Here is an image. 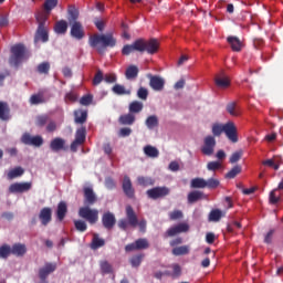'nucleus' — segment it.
<instances>
[{"instance_id": "32", "label": "nucleus", "mask_w": 283, "mask_h": 283, "mask_svg": "<svg viewBox=\"0 0 283 283\" xmlns=\"http://www.w3.org/2000/svg\"><path fill=\"white\" fill-rule=\"evenodd\" d=\"M205 193L200 190H195L188 193V203L193 205L198 202V200H202Z\"/></svg>"}, {"instance_id": "35", "label": "nucleus", "mask_w": 283, "mask_h": 283, "mask_svg": "<svg viewBox=\"0 0 283 283\" xmlns=\"http://www.w3.org/2000/svg\"><path fill=\"white\" fill-rule=\"evenodd\" d=\"M144 104L143 102L134 101L128 106V112L130 114H140L143 112Z\"/></svg>"}, {"instance_id": "38", "label": "nucleus", "mask_w": 283, "mask_h": 283, "mask_svg": "<svg viewBox=\"0 0 283 283\" xmlns=\"http://www.w3.org/2000/svg\"><path fill=\"white\" fill-rule=\"evenodd\" d=\"M54 32L56 34H65L67 32V21L60 20L55 23Z\"/></svg>"}, {"instance_id": "3", "label": "nucleus", "mask_w": 283, "mask_h": 283, "mask_svg": "<svg viewBox=\"0 0 283 283\" xmlns=\"http://www.w3.org/2000/svg\"><path fill=\"white\" fill-rule=\"evenodd\" d=\"M118 227L122 231H127L128 227H132L133 229L139 227V231L145 233V231H147V220L142 219L138 221V216H136L134 208L132 206H126V219H120L118 221Z\"/></svg>"}, {"instance_id": "28", "label": "nucleus", "mask_w": 283, "mask_h": 283, "mask_svg": "<svg viewBox=\"0 0 283 283\" xmlns=\"http://www.w3.org/2000/svg\"><path fill=\"white\" fill-rule=\"evenodd\" d=\"M12 255H18V258H22L24 253H28V248L23 243H15L11 248Z\"/></svg>"}, {"instance_id": "15", "label": "nucleus", "mask_w": 283, "mask_h": 283, "mask_svg": "<svg viewBox=\"0 0 283 283\" xmlns=\"http://www.w3.org/2000/svg\"><path fill=\"white\" fill-rule=\"evenodd\" d=\"M32 189V182H14L9 187L10 193H25Z\"/></svg>"}, {"instance_id": "55", "label": "nucleus", "mask_w": 283, "mask_h": 283, "mask_svg": "<svg viewBox=\"0 0 283 283\" xmlns=\"http://www.w3.org/2000/svg\"><path fill=\"white\" fill-rule=\"evenodd\" d=\"M242 150H237L234 151L229 159V163H231V165H235V163H238L241 158H242Z\"/></svg>"}, {"instance_id": "46", "label": "nucleus", "mask_w": 283, "mask_h": 283, "mask_svg": "<svg viewBox=\"0 0 283 283\" xmlns=\"http://www.w3.org/2000/svg\"><path fill=\"white\" fill-rule=\"evenodd\" d=\"M189 245H181L172 249V255H188Z\"/></svg>"}, {"instance_id": "43", "label": "nucleus", "mask_w": 283, "mask_h": 283, "mask_svg": "<svg viewBox=\"0 0 283 283\" xmlns=\"http://www.w3.org/2000/svg\"><path fill=\"white\" fill-rule=\"evenodd\" d=\"M239 174H242V166L237 165L226 174V178H228L229 180H233V178H235V176H238Z\"/></svg>"}, {"instance_id": "29", "label": "nucleus", "mask_w": 283, "mask_h": 283, "mask_svg": "<svg viewBox=\"0 0 283 283\" xmlns=\"http://www.w3.org/2000/svg\"><path fill=\"white\" fill-rule=\"evenodd\" d=\"M29 103L30 105H41L45 103L43 91H39L36 94L31 95Z\"/></svg>"}, {"instance_id": "12", "label": "nucleus", "mask_w": 283, "mask_h": 283, "mask_svg": "<svg viewBox=\"0 0 283 283\" xmlns=\"http://www.w3.org/2000/svg\"><path fill=\"white\" fill-rule=\"evenodd\" d=\"M147 78H149V86L155 92H163L165 90V78L160 75H151V73L147 74Z\"/></svg>"}, {"instance_id": "25", "label": "nucleus", "mask_w": 283, "mask_h": 283, "mask_svg": "<svg viewBox=\"0 0 283 283\" xmlns=\"http://www.w3.org/2000/svg\"><path fill=\"white\" fill-rule=\"evenodd\" d=\"M78 9H76V7L71 6L67 9V21L70 24L72 23H80L78 22Z\"/></svg>"}, {"instance_id": "18", "label": "nucleus", "mask_w": 283, "mask_h": 283, "mask_svg": "<svg viewBox=\"0 0 283 283\" xmlns=\"http://www.w3.org/2000/svg\"><path fill=\"white\" fill-rule=\"evenodd\" d=\"M122 189L127 198H135L136 190H134V186L132 185V179L129 176H124Z\"/></svg>"}, {"instance_id": "59", "label": "nucleus", "mask_w": 283, "mask_h": 283, "mask_svg": "<svg viewBox=\"0 0 283 283\" xmlns=\"http://www.w3.org/2000/svg\"><path fill=\"white\" fill-rule=\"evenodd\" d=\"M227 112L230 116H238V111L235 109V102H231L227 105Z\"/></svg>"}, {"instance_id": "24", "label": "nucleus", "mask_w": 283, "mask_h": 283, "mask_svg": "<svg viewBox=\"0 0 283 283\" xmlns=\"http://www.w3.org/2000/svg\"><path fill=\"white\" fill-rule=\"evenodd\" d=\"M232 52H241L242 50V41L238 36H228L227 39Z\"/></svg>"}, {"instance_id": "52", "label": "nucleus", "mask_w": 283, "mask_h": 283, "mask_svg": "<svg viewBox=\"0 0 283 283\" xmlns=\"http://www.w3.org/2000/svg\"><path fill=\"white\" fill-rule=\"evenodd\" d=\"M93 101H94V96L92 94H86L81 97L80 104L87 107V106L92 105Z\"/></svg>"}, {"instance_id": "19", "label": "nucleus", "mask_w": 283, "mask_h": 283, "mask_svg": "<svg viewBox=\"0 0 283 283\" xmlns=\"http://www.w3.org/2000/svg\"><path fill=\"white\" fill-rule=\"evenodd\" d=\"M39 220L43 227H48L52 222V208H42L39 213Z\"/></svg>"}, {"instance_id": "56", "label": "nucleus", "mask_w": 283, "mask_h": 283, "mask_svg": "<svg viewBox=\"0 0 283 283\" xmlns=\"http://www.w3.org/2000/svg\"><path fill=\"white\" fill-rule=\"evenodd\" d=\"M277 193V188L273 189L270 192V205H277L280 202V196L276 195Z\"/></svg>"}, {"instance_id": "5", "label": "nucleus", "mask_w": 283, "mask_h": 283, "mask_svg": "<svg viewBox=\"0 0 283 283\" xmlns=\"http://www.w3.org/2000/svg\"><path fill=\"white\" fill-rule=\"evenodd\" d=\"M10 52L9 64L13 67H19L28 59V49L23 44H14Z\"/></svg>"}, {"instance_id": "14", "label": "nucleus", "mask_w": 283, "mask_h": 283, "mask_svg": "<svg viewBox=\"0 0 283 283\" xmlns=\"http://www.w3.org/2000/svg\"><path fill=\"white\" fill-rule=\"evenodd\" d=\"M214 84L217 85V87H219V90H227L231 87V80L229 78V76H227L224 71H221L214 76Z\"/></svg>"}, {"instance_id": "1", "label": "nucleus", "mask_w": 283, "mask_h": 283, "mask_svg": "<svg viewBox=\"0 0 283 283\" xmlns=\"http://www.w3.org/2000/svg\"><path fill=\"white\" fill-rule=\"evenodd\" d=\"M160 50V42L158 39H150V40H145V39H137L135 40L132 44H126L122 49V54L124 56H129V54L134 52H147V54H156Z\"/></svg>"}, {"instance_id": "30", "label": "nucleus", "mask_w": 283, "mask_h": 283, "mask_svg": "<svg viewBox=\"0 0 283 283\" xmlns=\"http://www.w3.org/2000/svg\"><path fill=\"white\" fill-rule=\"evenodd\" d=\"M224 216V212L220 209H213L210 211L208 220L209 222H220Z\"/></svg>"}, {"instance_id": "60", "label": "nucleus", "mask_w": 283, "mask_h": 283, "mask_svg": "<svg viewBox=\"0 0 283 283\" xmlns=\"http://www.w3.org/2000/svg\"><path fill=\"white\" fill-rule=\"evenodd\" d=\"M119 138H127V136H132V128L129 127H124L120 128L118 132Z\"/></svg>"}, {"instance_id": "42", "label": "nucleus", "mask_w": 283, "mask_h": 283, "mask_svg": "<svg viewBox=\"0 0 283 283\" xmlns=\"http://www.w3.org/2000/svg\"><path fill=\"white\" fill-rule=\"evenodd\" d=\"M144 258H145V254H143V253L142 254L133 255L129 259V263L133 266V269H138V266H140V264H143Z\"/></svg>"}, {"instance_id": "11", "label": "nucleus", "mask_w": 283, "mask_h": 283, "mask_svg": "<svg viewBox=\"0 0 283 283\" xmlns=\"http://www.w3.org/2000/svg\"><path fill=\"white\" fill-rule=\"evenodd\" d=\"M23 145H31L32 147H41L43 145V137L41 135L32 136L30 133H24L21 137Z\"/></svg>"}, {"instance_id": "27", "label": "nucleus", "mask_w": 283, "mask_h": 283, "mask_svg": "<svg viewBox=\"0 0 283 283\" xmlns=\"http://www.w3.org/2000/svg\"><path fill=\"white\" fill-rule=\"evenodd\" d=\"M0 120H10V105L0 101Z\"/></svg>"}, {"instance_id": "16", "label": "nucleus", "mask_w": 283, "mask_h": 283, "mask_svg": "<svg viewBox=\"0 0 283 283\" xmlns=\"http://www.w3.org/2000/svg\"><path fill=\"white\" fill-rule=\"evenodd\" d=\"M71 36L81 41V39L85 38V30L83 29V24L81 22L71 23Z\"/></svg>"}, {"instance_id": "7", "label": "nucleus", "mask_w": 283, "mask_h": 283, "mask_svg": "<svg viewBox=\"0 0 283 283\" xmlns=\"http://www.w3.org/2000/svg\"><path fill=\"white\" fill-rule=\"evenodd\" d=\"M78 217L86 220L88 224H96V222H98V209H92L90 206H84L78 209Z\"/></svg>"}, {"instance_id": "49", "label": "nucleus", "mask_w": 283, "mask_h": 283, "mask_svg": "<svg viewBox=\"0 0 283 283\" xmlns=\"http://www.w3.org/2000/svg\"><path fill=\"white\" fill-rule=\"evenodd\" d=\"M101 247H105V240L98 238V234H94L93 241H92V249H101Z\"/></svg>"}, {"instance_id": "62", "label": "nucleus", "mask_w": 283, "mask_h": 283, "mask_svg": "<svg viewBox=\"0 0 283 283\" xmlns=\"http://www.w3.org/2000/svg\"><path fill=\"white\" fill-rule=\"evenodd\" d=\"M103 83V71H97L93 78V85H101Z\"/></svg>"}, {"instance_id": "44", "label": "nucleus", "mask_w": 283, "mask_h": 283, "mask_svg": "<svg viewBox=\"0 0 283 283\" xmlns=\"http://www.w3.org/2000/svg\"><path fill=\"white\" fill-rule=\"evenodd\" d=\"M50 117L48 115H39L35 117L36 127H45L50 123Z\"/></svg>"}, {"instance_id": "10", "label": "nucleus", "mask_w": 283, "mask_h": 283, "mask_svg": "<svg viewBox=\"0 0 283 283\" xmlns=\"http://www.w3.org/2000/svg\"><path fill=\"white\" fill-rule=\"evenodd\" d=\"M145 249H149V241L146 238H139L125 247L126 253H132V251H143Z\"/></svg>"}, {"instance_id": "34", "label": "nucleus", "mask_w": 283, "mask_h": 283, "mask_svg": "<svg viewBox=\"0 0 283 283\" xmlns=\"http://www.w3.org/2000/svg\"><path fill=\"white\" fill-rule=\"evenodd\" d=\"M23 174H25V170L21 166H18V167L9 170L8 178H9V180H14V178H21V176H23Z\"/></svg>"}, {"instance_id": "64", "label": "nucleus", "mask_w": 283, "mask_h": 283, "mask_svg": "<svg viewBox=\"0 0 283 283\" xmlns=\"http://www.w3.org/2000/svg\"><path fill=\"white\" fill-rule=\"evenodd\" d=\"M46 132L49 134H52V132H56V122L49 119L48 124H46Z\"/></svg>"}, {"instance_id": "53", "label": "nucleus", "mask_w": 283, "mask_h": 283, "mask_svg": "<svg viewBox=\"0 0 283 283\" xmlns=\"http://www.w3.org/2000/svg\"><path fill=\"white\" fill-rule=\"evenodd\" d=\"M38 72L39 74H50V63L49 62H42L38 65Z\"/></svg>"}, {"instance_id": "50", "label": "nucleus", "mask_w": 283, "mask_h": 283, "mask_svg": "<svg viewBox=\"0 0 283 283\" xmlns=\"http://www.w3.org/2000/svg\"><path fill=\"white\" fill-rule=\"evenodd\" d=\"M137 182L142 187H151V186H154V179H151L149 177H138Z\"/></svg>"}, {"instance_id": "17", "label": "nucleus", "mask_w": 283, "mask_h": 283, "mask_svg": "<svg viewBox=\"0 0 283 283\" xmlns=\"http://www.w3.org/2000/svg\"><path fill=\"white\" fill-rule=\"evenodd\" d=\"M102 224L104 229H107V231H112L114 227H116V216L112 212H105L102 216Z\"/></svg>"}, {"instance_id": "6", "label": "nucleus", "mask_w": 283, "mask_h": 283, "mask_svg": "<svg viewBox=\"0 0 283 283\" xmlns=\"http://www.w3.org/2000/svg\"><path fill=\"white\" fill-rule=\"evenodd\" d=\"M35 20L38 23L35 39H41L43 43H46L49 40L48 29L45 28V23H48V14H45V12H39L35 14Z\"/></svg>"}, {"instance_id": "2", "label": "nucleus", "mask_w": 283, "mask_h": 283, "mask_svg": "<svg viewBox=\"0 0 283 283\" xmlns=\"http://www.w3.org/2000/svg\"><path fill=\"white\" fill-rule=\"evenodd\" d=\"M88 43L91 48H94L98 54H105L107 52V48H116V38H114V33L106 34H93Z\"/></svg>"}, {"instance_id": "63", "label": "nucleus", "mask_w": 283, "mask_h": 283, "mask_svg": "<svg viewBox=\"0 0 283 283\" xmlns=\"http://www.w3.org/2000/svg\"><path fill=\"white\" fill-rule=\"evenodd\" d=\"M182 274V269L178 265V263L172 264V277H180Z\"/></svg>"}, {"instance_id": "61", "label": "nucleus", "mask_w": 283, "mask_h": 283, "mask_svg": "<svg viewBox=\"0 0 283 283\" xmlns=\"http://www.w3.org/2000/svg\"><path fill=\"white\" fill-rule=\"evenodd\" d=\"M182 218H184V214L180 210H174L172 212L169 213L170 220H180Z\"/></svg>"}, {"instance_id": "31", "label": "nucleus", "mask_w": 283, "mask_h": 283, "mask_svg": "<svg viewBox=\"0 0 283 283\" xmlns=\"http://www.w3.org/2000/svg\"><path fill=\"white\" fill-rule=\"evenodd\" d=\"M138 66L136 65H129L126 69L125 76L128 81H133L134 78H138Z\"/></svg>"}, {"instance_id": "54", "label": "nucleus", "mask_w": 283, "mask_h": 283, "mask_svg": "<svg viewBox=\"0 0 283 283\" xmlns=\"http://www.w3.org/2000/svg\"><path fill=\"white\" fill-rule=\"evenodd\" d=\"M206 187L208 189H218V187H220V180L216 179V178H210L208 180H206Z\"/></svg>"}, {"instance_id": "58", "label": "nucleus", "mask_w": 283, "mask_h": 283, "mask_svg": "<svg viewBox=\"0 0 283 283\" xmlns=\"http://www.w3.org/2000/svg\"><path fill=\"white\" fill-rule=\"evenodd\" d=\"M220 167H222V164H220V161H209L207 164L208 171H218Z\"/></svg>"}, {"instance_id": "9", "label": "nucleus", "mask_w": 283, "mask_h": 283, "mask_svg": "<svg viewBox=\"0 0 283 283\" xmlns=\"http://www.w3.org/2000/svg\"><path fill=\"white\" fill-rule=\"evenodd\" d=\"M213 151H216V137L208 135L203 139L201 153L203 154V156H213Z\"/></svg>"}, {"instance_id": "21", "label": "nucleus", "mask_w": 283, "mask_h": 283, "mask_svg": "<svg viewBox=\"0 0 283 283\" xmlns=\"http://www.w3.org/2000/svg\"><path fill=\"white\" fill-rule=\"evenodd\" d=\"M84 191V205L92 207V205H96V193H94V189L91 187H85Z\"/></svg>"}, {"instance_id": "57", "label": "nucleus", "mask_w": 283, "mask_h": 283, "mask_svg": "<svg viewBox=\"0 0 283 283\" xmlns=\"http://www.w3.org/2000/svg\"><path fill=\"white\" fill-rule=\"evenodd\" d=\"M137 96L140 98V101H146V98L149 96V91L142 86L137 91Z\"/></svg>"}, {"instance_id": "39", "label": "nucleus", "mask_w": 283, "mask_h": 283, "mask_svg": "<svg viewBox=\"0 0 283 283\" xmlns=\"http://www.w3.org/2000/svg\"><path fill=\"white\" fill-rule=\"evenodd\" d=\"M144 154L148 156V158H158L160 153L158 151V148L147 145L144 147Z\"/></svg>"}, {"instance_id": "20", "label": "nucleus", "mask_w": 283, "mask_h": 283, "mask_svg": "<svg viewBox=\"0 0 283 283\" xmlns=\"http://www.w3.org/2000/svg\"><path fill=\"white\" fill-rule=\"evenodd\" d=\"M54 271H56V263H45V265L39 270L40 280L45 282V280H48V275H50V273H54Z\"/></svg>"}, {"instance_id": "41", "label": "nucleus", "mask_w": 283, "mask_h": 283, "mask_svg": "<svg viewBox=\"0 0 283 283\" xmlns=\"http://www.w3.org/2000/svg\"><path fill=\"white\" fill-rule=\"evenodd\" d=\"M86 136H87V129L85 128V126H82L75 133V140H77V143H81L83 145V143H85Z\"/></svg>"}, {"instance_id": "22", "label": "nucleus", "mask_w": 283, "mask_h": 283, "mask_svg": "<svg viewBox=\"0 0 283 283\" xmlns=\"http://www.w3.org/2000/svg\"><path fill=\"white\" fill-rule=\"evenodd\" d=\"M55 216L59 222H63V220H65V216H67V202L60 201L57 203Z\"/></svg>"}, {"instance_id": "37", "label": "nucleus", "mask_w": 283, "mask_h": 283, "mask_svg": "<svg viewBox=\"0 0 283 283\" xmlns=\"http://www.w3.org/2000/svg\"><path fill=\"white\" fill-rule=\"evenodd\" d=\"M190 187L192 189H205V188H207V180H205L203 178H200V177L193 178L190 181Z\"/></svg>"}, {"instance_id": "8", "label": "nucleus", "mask_w": 283, "mask_h": 283, "mask_svg": "<svg viewBox=\"0 0 283 283\" xmlns=\"http://www.w3.org/2000/svg\"><path fill=\"white\" fill-rule=\"evenodd\" d=\"M170 191L171 190L166 186L155 187V188L148 189L146 191V196H148L150 200H158L159 198H165L169 196Z\"/></svg>"}, {"instance_id": "13", "label": "nucleus", "mask_w": 283, "mask_h": 283, "mask_svg": "<svg viewBox=\"0 0 283 283\" xmlns=\"http://www.w3.org/2000/svg\"><path fill=\"white\" fill-rule=\"evenodd\" d=\"M187 231H189V226L182 222L169 228L165 232L164 238H174L176 235H179V233H187Z\"/></svg>"}, {"instance_id": "26", "label": "nucleus", "mask_w": 283, "mask_h": 283, "mask_svg": "<svg viewBox=\"0 0 283 283\" xmlns=\"http://www.w3.org/2000/svg\"><path fill=\"white\" fill-rule=\"evenodd\" d=\"M74 122L76 125H84L87 123V111L77 109L74 112Z\"/></svg>"}, {"instance_id": "48", "label": "nucleus", "mask_w": 283, "mask_h": 283, "mask_svg": "<svg viewBox=\"0 0 283 283\" xmlns=\"http://www.w3.org/2000/svg\"><path fill=\"white\" fill-rule=\"evenodd\" d=\"M74 227L80 233L87 231V223L84 220H74Z\"/></svg>"}, {"instance_id": "33", "label": "nucleus", "mask_w": 283, "mask_h": 283, "mask_svg": "<svg viewBox=\"0 0 283 283\" xmlns=\"http://www.w3.org/2000/svg\"><path fill=\"white\" fill-rule=\"evenodd\" d=\"M120 125H134L136 123V115L128 113L119 117Z\"/></svg>"}, {"instance_id": "36", "label": "nucleus", "mask_w": 283, "mask_h": 283, "mask_svg": "<svg viewBox=\"0 0 283 283\" xmlns=\"http://www.w3.org/2000/svg\"><path fill=\"white\" fill-rule=\"evenodd\" d=\"M56 6H59V0H45L44 1L43 8L46 12L44 14L48 15V19L50 18V13L54 10V8H56Z\"/></svg>"}, {"instance_id": "45", "label": "nucleus", "mask_w": 283, "mask_h": 283, "mask_svg": "<svg viewBox=\"0 0 283 283\" xmlns=\"http://www.w3.org/2000/svg\"><path fill=\"white\" fill-rule=\"evenodd\" d=\"M99 269L103 275H108L113 271L112 264H109V262L106 260L99 262Z\"/></svg>"}, {"instance_id": "47", "label": "nucleus", "mask_w": 283, "mask_h": 283, "mask_svg": "<svg viewBox=\"0 0 283 283\" xmlns=\"http://www.w3.org/2000/svg\"><path fill=\"white\" fill-rule=\"evenodd\" d=\"M146 127L148 129H154V127H158V117L156 115H150L146 119Z\"/></svg>"}, {"instance_id": "23", "label": "nucleus", "mask_w": 283, "mask_h": 283, "mask_svg": "<svg viewBox=\"0 0 283 283\" xmlns=\"http://www.w3.org/2000/svg\"><path fill=\"white\" fill-rule=\"evenodd\" d=\"M50 149H52L53 151H65V149H67L65 147V139L61 137H55L50 143Z\"/></svg>"}, {"instance_id": "51", "label": "nucleus", "mask_w": 283, "mask_h": 283, "mask_svg": "<svg viewBox=\"0 0 283 283\" xmlns=\"http://www.w3.org/2000/svg\"><path fill=\"white\" fill-rule=\"evenodd\" d=\"M11 254V248L8 244L1 245L0 247V258H2V260H6L10 256Z\"/></svg>"}, {"instance_id": "4", "label": "nucleus", "mask_w": 283, "mask_h": 283, "mask_svg": "<svg viewBox=\"0 0 283 283\" xmlns=\"http://www.w3.org/2000/svg\"><path fill=\"white\" fill-rule=\"evenodd\" d=\"M212 134L217 137L222 136V134H224L226 138H228V140L233 144L240 140L238 137V127L233 122H228L226 124H213Z\"/></svg>"}, {"instance_id": "40", "label": "nucleus", "mask_w": 283, "mask_h": 283, "mask_svg": "<svg viewBox=\"0 0 283 283\" xmlns=\"http://www.w3.org/2000/svg\"><path fill=\"white\" fill-rule=\"evenodd\" d=\"M112 92L117 96H125L132 94V91L126 90L125 86L120 84H115L112 88Z\"/></svg>"}]
</instances>
